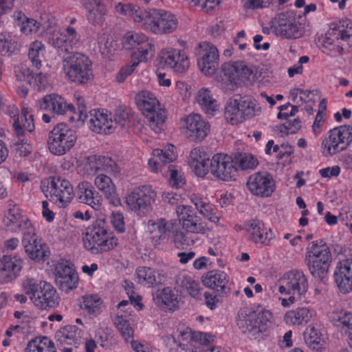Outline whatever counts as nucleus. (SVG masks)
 I'll use <instances>...</instances> for the list:
<instances>
[{
    "instance_id": "f257e3e1",
    "label": "nucleus",
    "mask_w": 352,
    "mask_h": 352,
    "mask_svg": "<svg viewBox=\"0 0 352 352\" xmlns=\"http://www.w3.org/2000/svg\"><path fill=\"white\" fill-rule=\"evenodd\" d=\"M82 243L86 250L98 254L114 249L118 245V239L104 221H97L85 229Z\"/></svg>"
},
{
    "instance_id": "f03ea898",
    "label": "nucleus",
    "mask_w": 352,
    "mask_h": 352,
    "mask_svg": "<svg viewBox=\"0 0 352 352\" xmlns=\"http://www.w3.org/2000/svg\"><path fill=\"white\" fill-rule=\"evenodd\" d=\"M135 102L150 127L156 133L161 132L167 118L166 111L155 95L147 90L142 91L135 96Z\"/></svg>"
},
{
    "instance_id": "7ed1b4c3",
    "label": "nucleus",
    "mask_w": 352,
    "mask_h": 352,
    "mask_svg": "<svg viewBox=\"0 0 352 352\" xmlns=\"http://www.w3.org/2000/svg\"><path fill=\"white\" fill-rule=\"evenodd\" d=\"M352 32V21L345 19L332 23L322 39L321 50L324 54L337 57L343 53V42L348 41Z\"/></svg>"
},
{
    "instance_id": "20e7f679",
    "label": "nucleus",
    "mask_w": 352,
    "mask_h": 352,
    "mask_svg": "<svg viewBox=\"0 0 352 352\" xmlns=\"http://www.w3.org/2000/svg\"><path fill=\"white\" fill-rule=\"evenodd\" d=\"M23 291L30 296L35 306L42 309L56 307L59 303V296L50 283L34 278H26L23 283Z\"/></svg>"
},
{
    "instance_id": "39448f33",
    "label": "nucleus",
    "mask_w": 352,
    "mask_h": 352,
    "mask_svg": "<svg viewBox=\"0 0 352 352\" xmlns=\"http://www.w3.org/2000/svg\"><path fill=\"white\" fill-rule=\"evenodd\" d=\"M41 189L60 208H67L74 197L73 185L70 181L60 176H52L43 180Z\"/></svg>"
},
{
    "instance_id": "423d86ee",
    "label": "nucleus",
    "mask_w": 352,
    "mask_h": 352,
    "mask_svg": "<svg viewBox=\"0 0 352 352\" xmlns=\"http://www.w3.org/2000/svg\"><path fill=\"white\" fill-rule=\"evenodd\" d=\"M305 260L311 275L322 279L330 266L331 251L323 240L312 241L307 248Z\"/></svg>"
},
{
    "instance_id": "0eeeda50",
    "label": "nucleus",
    "mask_w": 352,
    "mask_h": 352,
    "mask_svg": "<svg viewBox=\"0 0 352 352\" xmlns=\"http://www.w3.org/2000/svg\"><path fill=\"white\" fill-rule=\"evenodd\" d=\"M123 47L133 50L131 59L140 63H147L155 55V45L152 39L142 32H127L122 38Z\"/></svg>"
},
{
    "instance_id": "6e6552de",
    "label": "nucleus",
    "mask_w": 352,
    "mask_h": 352,
    "mask_svg": "<svg viewBox=\"0 0 352 352\" xmlns=\"http://www.w3.org/2000/svg\"><path fill=\"white\" fill-rule=\"evenodd\" d=\"M63 69L71 81L78 84H85L94 78L91 61L80 53L67 57L63 61Z\"/></svg>"
},
{
    "instance_id": "1a4fd4ad",
    "label": "nucleus",
    "mask_w": 352,
    "mask_h": 352,
    "mask_svg": "<svg viewBox=\"0 0 352 352\" xmlns=\"http://www.w3.org/2000/svg\"><path fill=\"white\" fill-rule=\"evenodd\" d=\"M76 140L75 130L65 123H59L49 133L48 148L55 155H63L75 145Z\"/></svg>"
},
{
    "instance_id": "9d476101",
    "label": "nucleus",
    "mask_w": 352,
    "mask_h": 352,
    "mask_svg": "<svg viewBox=\"0 0 352 352\" xmlns=\"http://www.w3.org/2000/svg\"><path fill=\"white\" fill-rule=\"evenodd\" d=\"M256 101L248 97L230 98L225 108V118L232 125L243 122L255 116Z\"/></svg>"
},
{
    "instance_id": "9b49d317",
    "label": "nucleus",
    "mask_w": 352,
    "mask_h": 352,
    "mask_svg": "<svg viewBox=\"0 0 352 352\" xmlns=\"http://www.w3.org/2000/svg\"><path fill=\"white\" fill-rule=\"evenodd\" d=\"M221 71L223 80L232 87L252 84L258 78L256 69L243 61L225 63L221 66Z\"/></svg>"
},
{
    "instance_id": "f8f14e48",
    "label": "nucleus",
    "mask_w": 352,
    "mask_h": 352,
    "mask_svg": "<svg viewBox=\"0 0 352 352\" xmlns=\"http://www.w3.org/2000/svg\"><path fill=\"white\" fill-rule=\"evenodd\" d=\"M142 29L156 34H169L177 27L176 16L164 10L148 9Z\"/></svg>"
},
{
    "instance_id": "ddd939ff",
    "label": "nucleus",
    "mask_w": 352,
    "mask_h": 352,
    "mask_svg": "<svg viewBox=\"0 0 352 352\" xmlns=\"http://www.w3.org/2000/svg\"><path fill=\"white\" fill-rule=\"evenodd\" d=\"M272 318V314L269 310L256 312L247 309H241L239 313L237 325L242 333L254 335L265 332Z\"/></svg>"
},
{
    "instance_id": "4468645a",
    "label": "nucleus",
    "mask_w": 352,
    "mask_h": 352,
    "mask_svg": "<svg viewBox=\"0 0 352 352\" xmlns=\"http://www.w3.org/2000/svg\"><path fill=\"white\" fill-rule=\"evenodd\" d=\"M269 25L272 33L283 38L295 39L302 34L296 18L288 12L277 14L270 20Z\"/></svg>"
},
{
    "instance_id": "2eb2a0df",
    "label": "nucleus",
    "mask_w": 352,
    "mask_h": 352,
    "mask_svg": "<svg viewBox=\"0 0 352 352\" xmlns=\"http://www.w3.org/2000/svg\"><path fill=\"white\" fill-rule=\"evenodd\" d=\"M352 142V126L342 125L331 129L322 142L324 152L333 155L344 151Z\"/></svg>"
},
{
    "instance_id": "dca6fc26",
    "label": "nucleus",
    "mask_w": 352,
    "mask_h": 352,
    "mask_svg": "<svg viewBox=\"0 0 352 352\" xmlns=\"http://www.w3.org/2000/svg\"><path fill=\"white\" fill-rule=\"evenodd\" d=\"M180 127L192 142H201L209 134L210 126L199 114L191 113L180 119Z\"/></svg>"
},
{
    "instance_id": "f3484780",
    "label": "nucleus",
    "mask_w": 352,
    "mask_h": 352,
    "mask_svg": "<svg viewBox=\"0 0 352 352\" xmlns=\"http://www.w3.org/2000/svg\"><path fill=\"white\" fill-rule=\"evenodd\" d=\"M308 289V280L302 272L292 270L280 280L278 292L282 295H293L301 299Z\"/></svg>"
},
{
    "instance_id": "a211bd4d",
    "label": "nucleus",
    "mask_w": 352,
    "mask_h": 352,
    "mask_svg": "<svg viewBox=\"0 0 352 352\" xmlns=\"http://www.w3.org/2000/svg\"><path fill=\"white\" fill-rule=\"evenodd\" d=\"M155 190L151 185H142L134 188L125 197V203L129 209L138 212L146 210L155 201Z\"/></svg>"
},
{
    "instance_id": "6ab92c4d",
    "label": "nucleus",
    "mask_w": 352,
    "mask_h": 352,
    "mask_svg": "<svg viewBox=\"0 0 352 352\" xmlns=\"http://www.w3.org/2000/svg\"><path fill=\"white\" fill-rule=\"evenodd\" d=\"M210 170L214 177L223 181L234 180L237 173V167L232 157L222 153L212 156Z\"/></svg>"
},
{
    "instance_id": "aec40b11",
    "label": "nucleus",
    "mask_w": 352,
    "mask_h": 352,
    "mask_svg": "<svg viewBox=\"0 0 352 352\" xmlns=\"http://www.w3.org/2000/svg\"><path fill=\"white\" fill-rule=\"evenodd\" d=\"M22 245L28 257L36 262L44 261L50 254L49 247L38 236L35 228L25 232Z\"/></svg>"
},
{
    "instance_id": "412c9836",
    "label": "nucleus",
    "mask_w": 352,
    "mask_h": 352,
    "mask_svg": "<svg viewBox=\"0 0 352 352\" xmlns=\"http://www.w3.org/2000/svg\"><path fill=\"white\" fill-rule=\"evenodd\" d=\"M160 61L164 66L175 74H184L190 67V60L186 53L176 48H165L160 52Z\"/></svg>"
},
{
    "instance_id": "4be33fe9",
    "label": "nucleus",
    "mask_w": 352,
    "mask_h": 352,
    "mask_svg": "<svg viewBox=\"0 0 352 352\" xmlns=\"http://www.w3.org/2000/svg\"><path fill=\"white\" fill-rule=\"evenodd\" d=\"M55 283L58 288L63 292H69L76 289L78 283V276L71 264L67 260H61L54 267Z\"/></svg>"
},
{
    "instance_id": "5701e85b",
    "label": "nucleus",
    "mask_w": 352,
    "mask_h": 352,
    "mask_svg": "<svg viewBox=\"0 0 352 352\" xmlns=\"http://www.w3.org/2000/svg\"><path fill=\"white\" fill-rule=\"evenodd\" d=\"M3 224L11 232H25L34 228L31 221L22 213L21 209L16 204L9 205L3 217Z\"/></svg>"
},
{
    "instance_id": "b1692460",
    "label": "nucleus",
    "mask_w": 352,
    "mask_h": 352,
    "mask_svg": "<svg viewBox=\"0 0 352 352\" xmlns=\"http://www.w3.org/2000/svg\"><path fill=\"white\" fill-rule=\"evenodd\" d=\"M6 114L12 119V129L15 135L20 138L24 136L25 131H34L35 129L33 115L29 108H22L21 115L15 105L9 106Z\"/></svg>"
},
{
    "instance_id": "393cba45",
    "label": "nucleus",
    "mask_w": 352,
    "mask_h": 352,
    "mask_svg": "<svg viewBox=\"0 0 352 352\" xmlns=\"http://www.w3.org/2000/svg\"><path fill=\"white\" fill-rule=\"evenodd\" d=\"M174 221L175 220H166L164 218L148 221V232L155 247L170 243L174 232Z\"/></svg>"
},
{
    "instance_id": "a878e982",
    "label": "nucleus",
    "mask_w": 352,
    "mask_h": 352,
    "mask_svg": "<svg viewBox=\"0 0 352 352\" xmlns=\"http://www.w3.org/2000/svg\"><path fill=\"white\" fill-rule=\"evenodd\" d=\"M87 125L89 129L96 133L109 135L115 129L113 116L104 109H95L89 112Z\"/></svg>"
},
{
    "instance_id": "bb28decb",
    "label": "nucleus",
    "mask_w": 352,
    "mask_h": 352,
    "mask_svg": "<svg viewBox=\"0 0 352 352\" xmlns=\"http://www.w3.org/2000/svg\"><path fill=\"white\" fill-rule=\"evenodd\" d=\"M247 186L251 193L261 197H270L276 189L272 176L267 172H257L251 175Z\"/></svg>"
},
{
    "instance_id": "cd10ccee",
    "label": "nucleus",
    "mask_w": 352,
    "mask_h": 352,
    "mask_svg": "<svg viewBox=\"0 0 352 352\" xmlns=\"http://www.w3.org/2000/svg\"><path fill=\"white\" fill-rule=\"evenodd\" d=\"M244 230L248 234L249 239L254 243L269 245L274 237L272 229L266 226L262 221L257 219L245 222Z\"/></svg>"
},
{
    "instance_id": "c85d7f7f",
    "label": "nucleus",
    "mask_w": 352,
    "mask_h": 352,
    "mask_svg": "<svg viewBox=\"0 0 352 352\" xmlns=\"http://www.w3.org/2000/svg\"><path fill=\"white\" fill-rule=\"evenodd\" d=\"M179 221L183 228L188 232L204 234L207 228L204 222L198 217L190 206L180 205L176 208Z\"/></svg>"
},
{
    "instance_id": "c756f323",
    "label": "nucleus",
    "mask_w": 352,
    "mask_h": 352,
    "mask_svg": "<svg viewBox=\"0 0 352 352\" xmlns=\"http://www.w3.org/2000/svg\"><path fill=\"white\" fill-rule=\"evenodd\" d=\"M201 56L198 59V65L206 76H212L219 65V54L217 48L210 43L200 44Z\"/></svg>"
},
{
    "instance_id": "7c9ffc66",
    "label": "nucleus",
    "mask_w": 352,
    "mask_h": 352,
    "mask_svg": "<svg viewBox=\"0 0 352 352\" xmlns=\"http://www.w3.org/2000/svg\"><path fill=\"white\" fill-rule=\"evenodd\" d=\"M23 261L16 255H4L1 259L0 283H8L19 276Z\"/></svg>"
},
{
    "instance_id": "2f4dec72",
    "label": "nucleus",
    "mask_w": 352,
    "mask_h": 352,
    "mask_svg": "<svg viewBox=\"0 0 352 352\" xmlns=\"http://www.w3.org/2000/svg\"><path fill=\"white\" fill-rule=\"evenodd\" d=\"M334 280L340 292L349 294L352 291V259L340 261L333 273Z\"/></svg>"
},
{
    "instance_id": "473e14b6",
    "label": "nucleus",
    "mask_w": 352,
    "mask_h": 352,
    "mask_svg": "<svg viewBox=\"0 0 352 352\" xmlns=\"http://www.w3.org/2000/svg\"><path fill=\"white\" fill-rule=\"evenodd\" d=\"M38 104L41 109L57 115L68 116L69 112H74V105L67 103L63 97L55 94L44 96Z\"/></svg>"
},
{
    "instance_id": "72a5a7b5",
    "label": "nucleus",
    "mask_w": 352,
    "mask_h": 352,
    "mask_svg": "<svg viewBox=\"0 0 352 352\" xmlns=\"http://www.w3.org/2000/svg\"><path fill=\"white\" fill-rule=\"evenodd\" d=\"M153 157L148 161V165L154 173L160 171L162 165L175 161L177 157L176 147L173 144H168L164 149L156 148L152 152Z\"/></svg>"
},
{
    "instance_id": "f704fd0d",
    "label": "nucleus",
    "mask_w": 352,
    "mask_h": 352,
    "mask_svg": "<svg viewBox=\"0 0 352 352\" xmlns=\"http://www.w3.org/2000/svg\"><path fill=\"white\" fill-rule=\"evenodd\" d=\"M279 113L278 114V119H285L286 122L280 126V131L281 133L288 134L296 133L301 128V121L299 118L289 119L293 117L298 111L297 106L287 104L280 105L279 107Z\"/></svg>"
},
{
    "instance_id": "c9c22d12",
    "label": "nucleus",
    "mask_w": 352,
    "mask_h": 352,
    "mask_svg": "<svg viewBox=\"0 0 352 352\" xmlns=\"http://www.w3.org/2000/svg\"><path fill=\"white\" fill-rule=\"evenodd\" d=\"M77 199L80 203L90 206L95 210H100L102 206V198L88 182H82L78 184L76 189Z\"/></svg>"
},
{
    "instance_id": "e433bc0d",
    "label": "nucleus",
    "mask_w": 352,
    "mask_h": 352,
    "mask_svg": "<svg viewBox=\"0 0 352 352\" xmlns=\"http://www.w3.org/2000/svg\"><path fill=\"white\" fill-rule=\"evenodd\" d=\"M157 307L164 311L173 312L179 308L178 291L171 287H165L160 290L154 298Z\"/></svg>"
},
{
    "instance_id": "4c0bfd02",
    "label": "nucleus",
    "mask_w": 352,
    "mask_h": 352,
    "mask_svg": "<svg viewBox=\"0 0 352 352\" xmlns=\"http://www.w3.org/2000/svg\"><path fill=\"white\" fill-rule=\"evenodd\" d=\"M79 41L76 29L68 26L63 32L54 34L52 43L54 47L65 52H70L76 46Z\"/></svg>"
},
{
    "instance_id": "58836bf2",
    "label": "nucleus",
    "mask_w": 352,
    "mask_h": 352,
    "mask_svg": "<svg viewBox=\"0 0 352 352\" xmlns=\"http://www.w3.org/2000/svg\"><path fill=\"white\" fill-rule=\"evenodd\" d=\"M203 283L206 287L221 294L228 295L230 293L228 276L223 271L211 270L208 272L203 279Z\"/></svg>"
},
{
    "instance_id": "ea45409f",
    "label": "nucleus",
    "mask_w": 352,
    "mask_h": 352,
    "mask_svg": "<svg viewBox=\"0 0 352 352\" xmlns=\"http://www.w3.org/2000/svg\"><path fill=\"white\" fill-rule=\"evenodd\" d=\"M316 316V312L314 309L301 307L287 311L284 320L287 324L302 326L309 322Z\"/></svg>"
},
{
    "instance_id": "a19ab883",
    "label": "nucleus",
    "mask_w": 352,
    "mask_h": 352,
    "mask_svg": "<svg viewBox=\"0 0 352 352\" xmlns=\"http://www.w3.org/2000/svg\"><path fill=\"white\" fill-rule=\"evenodd\" d=\"M89 23L94 26H102L105 21L107 9L103 3L86 2L84 5Z\"/></svg>"
},
{
    "instance_id": "79ce46f5",
    "label": "nucleus",
    "mask_w": 352,
    "mask_h": 352,
    "mask_svg": "<svg viewBox=\"0 0 352 352\" xmlns=\"http://www.w3.org/2000/svg\"><path fill=\"white\" fill-rule=\"evenodd\" d=\"M82 331L75 325H67L62 328L56 334L60 344L74 345L76 348L81 342Z\"/></svg>"
},
{
    "instance_id": "37998d69",
    "label": "nucleus",
    "mask_w": 352,
    "mask_h": 352,
    "mask_svg": "<svg viewBox=\"0 0 352 352\" xmlns=\"http://www.w3.org/2000/svg\"><path fill=\"white\" fill-rule=\"evenodd\" d=\"M331 322L337 328L347 333L352 331V312L346 309L337 308L329 314Z\"/></svg>"
},
{
    "instance_id": "c03bdc74",
    "label": "nucleus",
    "mask_w": 352,
    "mask_h": 352,
    "mask_svg": "<svg viewBox=\"0 0 352 352\" xmlns=\"http://www.w3.org/2000/svg\"><path fill=\"white\" fill-rule=\"evenodd\" d=\"M190 200L196 209L204 217L211 222L217 223L219 221V217L216 215L214 206L210 203L206 197L193 194L191 195Z\"/></svg>"
},
{
    "instance_id": "a18cd8bd",
    "label": "nucleus",
    "mask_w": 352,
    "mask_h": 352,
    "mask_svg": "<svg viewBox=\"0 0 352 352\" xmlns=\"http://www.w3.org/2000/svg\"><path fill=\"white\" fill-rule=\"evenodd\" d=\"M136 277L139 284L147 287H154L163 280L155 270L144 266L137 268Z\"/></svg>"
},
{
    "instance_id": "49530a36",
    "label": "nucleus",
    "mask_w": 352,
    "mask_h": 352,
    "mask_svg": "<svg viewBox=\"0 0 352 352\" xmlns=\"http://www.w3.org/2000/svg\"><path fill=\"white\" fill-rule=\"evenodd\" d=\"M19 38L9 32H0V55L10 56L20 50Z\"/></svg>"
},
{
    "instance_id": "de8ad7c7",
    "label": "nucleus",
    "mask_w": 352,
    "mask_h": 352,
    "mask_svg": "<svg viewBox=\"0 0 352 352\" xmlns=\"http://www.w3.org/2000/svg\"><path fill=\"white\" fill-rule=\"evenodd\" d=\"M116 10L118 13L127 17H131L133 21L138 23L142 28L146 19L148 10H141L139 6L131 3L124 4L119 3L116 6Z\"/></svg>"
},
{
    "instance_id": "09e8293b",
    "label": "nucleus",
    "mask_w": 352,
    "mask_h": 352,
    "mask_svg": "<svg viewBox=\"0 0 352 352\" xmlns=\"http://www.w3.org/2000/svg\"><path fill=\"white\" fill-rule=\"evenodd\" d=\"M81 308L90 318H96L102 312L104 302L97 294H87L82 298Z\"/></svg>"
},
{
    "instance_id": "8fccbe9b",
    "label": "nucleus",
    "mask_w": 352,
    "mask_h": 352,
    "mask_svg": "<svg viewBox=\"0 0 352 352\" xmlns=\"http://www.w3.org/2000/svg\"><path fill=\"white\" fill-rule=\"evenodd\" d=\"M13 17L16 25L19 27L20 31L25 35L36 33L40 28L39 22L34 19L27 17L21 11H15Z\"/></svg>"
},
{
    "instance_id": "3c124183",
    "label": "nucleus",
    "mask_w": 352,
    "mask_h": 352,
    "mask_svg": "<svg viewBox=\"0 0 352 352\" xmlns=\"http://www.w3.org/2000/svg\"><path fill=\"white\" fill-rule=\"evenodd\" d=\"M197 102L206 114L214 116L218 110L217 102L213 98L211 91L208 89L202 88L199 91Z\"/></svg>"
},
{
    "instance_id": "603ef678",
    "label": "nucleus",
    "mask_w": 352,
    "mask_h": 352,
    "mask_svg": "<svg viewBox=\"0 0 352 352\" xmlns=\"http://www.w3.org/2000/svg\"><path fill=\"white\" fill-rule=\"evenodd\" d=\"M25 352H57L54 342L46 336L28 342Z\"/></svg>"
},
{
    "instance_id": "864d4df0",
    "label": "nucleus",
    "mask_w": 352,
    "mask_h": 352,
    "mask_svg": "<svg viewBox=\"0 0 352 352\" xmlns=\"http://www.w3.org/2000/svg\"><path fill=\"white\" fill-rule=\"evenodd\" d=\"M193 336L194 332H192L188 327L177 329L172 333L173 342L178 345L179 349H182V351H184L185 352H187L185 350V346H187V344L190 346H192Z\"/></svg>"
},
{
    "instance_id": "5fc2aeb1",
    "label": "nucleus",
    "mask_w": 352,
    "mask_h": 352,
    "mask_svg": "<svg viewBox=\"0 0 352 352\" xmlns=\"http://www.w3.org/2000/svg\"><path fill=\"white\" fill-rule=\"evenodd\" d=\"M45 52V45L42 42L35 41L30 45L28 56L32 66L39 69L42 66V61Z\"/></svg>"
},
{
    "instance_id": "6e6d98bb",
    "label": "nucleus",
    "mask_w": 352,
    "mask_h": 352,
    "mask_svg": "<svg viewBox=\"0 0 352 352\" xmlns=\"http://www.w3.org/2000/svg\"><path fill=\"white\" fill-rule=\"evenodd\" d=\"M304 339L306 344L313 350L319 351L322 349L323 341L322 334L314 327H308L304 332Z\"/></svg>"
},
{
    "instance_id": "4d7b16f0",
    "label": "nucleus",
    "mask_w": 352,
    "mask_h": 352,
    "mask_svg": "<svg viewBox=\"0 0 352 352\" xmlns=\"http://www.w3.org/2000/svg\"><path fill=\"white\" fill-rule=\"evenodd\" d=\"M96 171L103 170L107 173L117 175L120 172L119 167L116 162L111 157L106 156H98L96 158L95 165L92 167Z\"/></svg>"
},
{
    "instance_id": "13d9d810",
    "label": "nucleus",
    "mask_w": 352,
    "mask_h": 352,
    "mask_svg": "<svg viewBox=\"0 0 352 352\" xmlns=\"http://www.w3.org/2000/svg\"><path fill=\"white\" fill-rule=\"evenodd\" d=\"M114 324L120 333L124 340L129 342L133 339V329L131 327L128 320L123 316L118 315L114 319Z\"/></svg>"
},
{
    "instance_id": "bf43d9fd",
    "label": "nucleus",
    "mask_w": 352,
    "mask_h": 352,
    "mask_svg": "<svg viewBox=\"0 0 352 352\" xmlns=\"http://www.w3.org/2000/svg\"><path fill=\"white\" fill-rule=\"evenodd\" d=\"M96 338L102 348L111 349L116 344V339L113 331L107 327L99 328L96 331Z\"/></svg>"
},
{
    "instance_id": "052dcab7",
    "label": "nucleus",
    "mask_w": 352,
    "mask_h": 352,
    "mask_svg": "<svg viewBox=\"0 0 352 352\" xmlns=\"http://www.w3.org/2000/svg\"><path fill=\"white\" fill-rule=\"evenodd\" d=\"M235 164H237L241 170H248L255 168L258 164V161L253 155L242 153L235 157Z\"/></svg>"
},
{
    "instance_id": "680f3d73",
    "label": "nucleus",
    "mask_w": 352,
    "mask_h": 352,
    "mask_svg": "<svg viewBox=\"0 0 352 352\" xmlns=\"http://www.w3.org/2000/svg\"><path fill=\"white\" fill-rule=\"evenodd\" d=\"M77 104L78 111L76 112L74 107V112H69L68 113V120L71 123L84 122L88 118L84 100L78 98Z\"/></svg>"
},
{
    "instance_id": "e2e57ef3",
    "label": "nucleus",
    "mask_w": 352,
    "mask_h": 352,
    "mask_svg": "<svg viewBox=\"0 0 352 352\" xmlns=\"http://www.w3.org/2000/svg\"><path fill=\"white\" fill-rule=\"evenodd\" d=\"M182 284L190 296L196 299L201 297V286L198 281L188 277L184 278Z\"/></svg>"
},
{
    "instance_id": "0e129e2a",
    "label": "nucleus",
    "mask_w": 352,
    "mask_h": 352,
    "mask_svg": "<svg viewBox=\"0 0 352 352\" xmlns=\"http://www.w3.org/2000/svg\"><path fill=\"white\" fill-rule=\"evenodd\" d=\"M174 232L171 236L170 243H173L177 248H184V245H189L186 234L179 230L177 221H174Z\"/></svg>"
},
{
    "instance_id": "69168bd1",
    "label": "nucleus",
    "mask_w": 352,
    "mask_h": 352,
    "mask_svg": "<svg viewBox=\"0 0 352 352\" xmlns=\"http://www.w3.org/2000/svg\"><path fill=\"white\" fill-rule=\"evenodd\" d=\"M96 187L103 193L114 188L116 186L112 182L111 179L104 174H99L94 180Z\"/></svg>"
},
{
    "instance_id": "338daca9",
    "label": "nucleus",
    "mask_w": 352,
    "mask_h": 352,
    "mask_svg": "<svg viewBox=\"0 0 352 352\" xmlns=\"http://www.w3.org/2000/svg\"><path fill=\"white\" fill-rule=\"evenodd\" d=\"M110 222L116 232L122 233L125 231V222L122 212L113 211L110 217Z\"/></svg>"
},
{
    "instance_id": "774afa93",
    "label": "nucleus",
    "mask_w": 352,
    "mask_h": 352,
    "mask_svg": "<svg viewBox=\"0 0 352 352\" xmlns=\"http://www.w3.org/2000/svg\"><path fill=\"white\" fill-rule=\"evenodd\" d=\"M140 63H141L131 59V63L130 65H126L120 69L116 76L117 81L118 82H123L126 78L135 71Z\"/></svg>"
}]
</instances>
